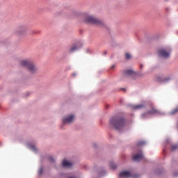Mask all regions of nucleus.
Listing matches in <instances>:
<instances>
[{
  "label": "nucleus",
  "mask_w": 178,
  "mask_h": 178,
  "mask_svg": "<svg viewBox=\"0 0 178 178\" xmlns=\"http://www.w3.org/2000/svg\"><path fill=\"white\" fill-rule=\"evenodd\" d=\"M158 54L159 58H162V59H169L172 54V50L170 49H161L159 50Z\"/></svg>",
  "instance_id": "4"
},
{
  "label": "nucleus",
  "mask_w": 178,
  "mask_h": 178,
  "mask_svg": "<svg viewBox=\"0 0 178 178\" xmlns=\"http://www.w3.org/2000/svg\"><path fill=\"white\" fill-rule=\"evenodd\" d=\"M74 119V115H71L67 118H65L63 120V124H67L69 123H72L73 122V120Z\"/></svg>",
  "instance_id": "9"
},
{
  "label": "nucleus",
  "mask_w": 178,
  "mask_h": 178,
  "mask_svg": "<svg viewBox=\"0 0 178 178\" xmlns=\"http://www.w3.org/2000/svg\"><path fill=\"white\" fill-rule=\"evenodd\" d=\"M143 67H144V65L140 64V69H143Z\"/></svg>",
  "instance_id": "23"
},
{
  "label": "nucleus",
  "mask_w": 178,
  "mask_h": 178,
  "mask_svg": "<svg viewBox=\"0 0 178 178\" xmlns=\"http://www.w3.org/2000/svg\"><path fill=\"white\" fill-rule=\"evenodd\" d=\"M20 65L22 66V67H26V69H28L31 74L37 73V71L38 70L35 65H34V63L30 60H21Z\"/></svg>",
  "instance_id": "2"
},
{
  "label": "nucleus",
  "mask_w": 178,
  "mask_h": 178,
  "mask_svg": "<svg viewBox=\"0 0 178 178\" xmlns=\"http://www.w3.org/2000/svg\"><path fill=\"white\" fill-rule=\"evenodd\" d=\"M17 33L18 35H27V34H31L29 28L24 26H19L17 29Z\"/></svg>",
  "instance_id": "5"
},
{
  "label": "nucleus",
  "mask_w": 178,
  "mask_h": 178,
  "mask_svg": "<svg viewBox=\"0 0 178 178\" xmlns=\"http://www.w3.org/2000/svg\"><path fill=\"white\" fill-rule=\"evenodd\" d=\"M72 165H73V164L68 161L64 160L63 161V166L64 168H69V166H72Z\"/></svg>",
  "instance_id": "11"
},
{
  "label": "nucleus",
  "mask_w": 178,
  "mask_h": 178,
  "mask_svg": "<svg viewBox=\"0 0 178 178\" xmlns=\"http://www.w3.org/2000/svg\"><path fill=\"white\" fill-rule=\"evenodd\" d=\"M44 169L42 168H41L39 170V175H42V172H43Z\"/></svg>",
  "instance_id": "21"
},
{
  "label": "nucleus",
  "mask_w": 178,
  "mask_h": 178,
  "mask_svg": "<svg viewBox=\"0 0 178 178\" xmlns=\"http://www.w3.org/2000/svg\"><path fill=\"white\" fill-rule=\"evenodd\" d=\"M145 106L143 104H137V105H134L132 106V109H134V111H138L140 109H143V108H144Z\"/></svg>",
  "instance_id": "10"
},
{
  "label": "nucleus",
  "mask_w": 178,
  "mask_h": 178,
  "mask_svg": "<svg viewBox=\"0 0 178 178\" xmlns=\"http://www.w3.org/2000/svg\"><path fill=\"white\" fill-rule=\"evenodd\" d=\"M138 145H145V141L140 140L138 142Z\"/></svg>",
  "instance_id": "16"
},
{
  "label": "nucleus",
  "mask_w": 178,
  "mask_h": 178,
  "mask_svg": "<svg viewBox=\"0 0 178 178\" xmlns=\"http://www.w3.org/2000/svg\"><path fill=\"white\" fill-rule=\"evenodd\" d=\"M169 10V8H166V10Z\"/></svg>",
  "instance_id": "27"
},
{
  "label": "nucleus",
  "mask_w": 178,
  "mask_h": 178,
  "mask_svg": "<svg viewBox=\"0 0 178 178\" xmlns=\"http://www.w3.org/2000/svg\"><path fill=\"white\" fill-rule=\"evenodd\" d=\"M144 159V154H143V152H140L139 154H134L132 156L133 161H135V162H138L139 161H141Z\"/></svg>",
  "instance_id": "8"
},
{
  "label": "nucleus",
  "mask_w": 178,
  "mask_h": 178,
  "mask_svg": "<svg viewBox=\"0 0 178 178\" xmlns=\"http://www.w3.org/2000/svg\"><path fill=\"white\" fill-rule=\"evenodd\" d=\"M168 81V79H164L162 76H158L157 77V83H165Z\"/></svg>",
  "instance_id": "12"
},
{
  "label": "nucleus",
  "mask_w": 178,
  "mask_h": 178,
  "mask_svg": "<svg viewBox=\"0 0 178 178\" xmlns=\"http://www.w3.org/2000/svg\"><path fill=\"white\" fill-rule=\"evenodd\" d=\"M164 1H165V2H168V1H169V0H164Z\"/></svg>",
  "instance_id": "25"
},
{
  "label": "nucleus",
  "mask_w": 178,
  "mask_h": 178,
  "mask_svg": "<svg viewBox=\"0 0 178 178\" xmlns=\"http://www.w3.org/2000/svg\"><path fill=\"white\" fill-rule=\"evenodd\" d=\"M176 149H178V145H172L171 147V151H176Z\"/></svg>",
  "instance_id": "14"
},
{
  "label": "nucleus",
  "mask_w": 178,
  "mask_h": 178,
  "mask_svg": "<svg viewBox=\"0 0 178 178\" xmlns=\"http://www.w3.org/2000/svg\"><path fill=\"white\" fill-rule=\"evenodd\" d=\"M110 124L113 127H115L116 130H120L126 126V122L124 121V118L122 117H113L110 120Z\"/></svg>",
  "instance_id": "1"
},
{
  "label": "nucleus",
  "mask_w": 178,
  "mask_h": 178,
  "mask_svg": "<svg viewBox=\"0 0 178 178\" xmlns=\"http://www.w3.org/2000/svg\"><path fill=\"white\" fill-rule=\"evenodd\" d=\"M106 54V51L104 52V55Z\"/></svg>",
  "instance_id": "26"
},
{
  "label": "nucleus",
  "mask_w": 178,
  "mask_h": 178,
  "mask_svg": "<svg viewBox=\"0 0 178 178\" xmlns=\"http://www.w3.org/2000/svg\"><path fill=\"white\" fill-rule=\"evenodd\" d=\"M137 74L133 70H127L124 71L123 77H133V76H136Z\"/></svg>",
  "instance_id": "7"
},
{
  "label": "nucleus",
  "mask_w": 178,
  "mask_h": 178,
  "mask_svg": "<svg viewBox=\"0 0 178 178\" xmlns=\"http://www.w3.org/2000/svg\"><path fill=\"white\" fill-rule=\"evenodd\" d=\"M49 161H51V162H55V159L52 157H49Z\"/></svg>",
  "instance_id": "22"
},
{
  "label": "nucleus",
  "mask_w": 178,
  "mask_h": 178,
  "mask_svg": "<svg viewBox=\"0 0 178 178\" xmlns=\"http://www.w3.org/2000/svg\"><path fill=\"white\" fill-rule=\"evenodd\" d=\"M126 56V59H130V58H131V56L130 55V54L127 53L125 54Z\"/></svg>",
  "instance_id": "19"
},
{
  "label": "nucleus",
  "mask_w": 178,
  "mask_h": 178,
  "mask_svg": "<svg viewBox=\"0 0 178 178\" xmlns=\"http://www.w3.org/2000/svg\"><path fill=\"white\" fill-rule=\"evenodd\" d=\"M86 23H91V24H95V26H98L99 27H102L104 26V22L98 19L92 15H88L85 17Z\"/></svg>",
  "instance_id": "3"
},
{
  "label": "nucleus",
  "mask_w": 178,
  "mask_h": 178,
  "mask_svg": "<svg viewBox=\"0 0 178 178\" xmlns=\"http://www.w3.org/2000/svg\"><path fill=\"white\" fill-rule=\"evenodd\" d=\"M110 167L111 169H116V165H115L113 163H110Z\"/></svg>",
  "instance_id": "17"
},
{
  "label": "nucleus",
  "mask_w": 178,
  "mask_h": 178,
  "mask_svg": "<svg viewBox=\"0 0 178 178\" xmlns=\"http://www.w3.org/2000/svg\"><path fill=\"white\" fill-rule=\"evenodd\" d=\"M79 48H80V47H79L78 44H74L70 49V52H74V51H76V49H79Z\"/></svg>",
  "instance_id": "13"
},
{
  "label": "nucleus",
  "mask_w": 178,
  "mask_h": 178,
  "mask_svg": "<svg viewBox=\"0 0 178 178\" xmlns=\"http://www.w3.org/2000/svg\"><path fill=\"white\" fill-rule=\"evenodd\" d=\"M155 113V110H152L151 111H148L147 113H146L145 115H152Z\"/></svg>",
  "instance_id": "15"
},
{
  "label": "nucleus",
  "mask_w": 178,
  "mask_h": 178,
  "mask_svg": "<svg viewBox=\"0 0 178 178\" xmlns=\"http://www.w3.org/2000/svg\"><path fill=\"white\" fill-rule=\"evenodd\" d=\"M119 177H125V178H130V177L137 178V175H133V174H131V172H130L129 171H123V172H122L120 174Z\"/></svg>",
  "instance_id": "6"
},
{
  "label": "nucleus",
  "mask_w": 178,
  "mask_h": 178,
  "mask_svg": "<svg viewBox=\"0 0 178 178\" xmlns=\"http://www.w3.org/2000/svg\"><path fill=\"white\" fill-rule=\"evenodd\" d=\"M115 67H116L115 65H113L111 66V69H113V68H115Z\"/></svg>",
  "instance_id": "24"
},
{
  "label": "nucleus",
  "mask_w": 178,
  "mask_h": 178,
  "mask_svg": "<svg viewBox=\"0 0 178 178\" xmlns=\"http://www.w3.org/2000/svg\"><path fill=\"white\" fill-rule=\"evenodd\" d=\"M178 112V107L175 108L173 111H172V113H177Z\"/></svg>",
  "instance_id": "20"
},
{
  "label": "nucleus",
  "mask_w": 178,
  "mask_h": 178,
  "mask_svg": "<svg viewBox=\"0 0 178 178\" xmlns=\"http://www.w3.org/2000/svg\"><path fill=\"white\" fill-rule=\"evenodd\" d=\"M29 148L30 149H32V151H37V149H35V146L34 145H29Z\"/></svg>",
  "instance_id": "18"
}]
</instances>
